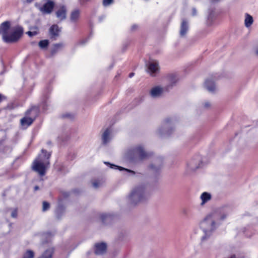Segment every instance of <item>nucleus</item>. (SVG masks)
<instances>
[{"instance_id":"obj_40","label":"nucleus","mask_w":258,"mask_h":258,"mask_svg":"<svg viewBox=\"0 0 258 258\" xmlns=\"http://www.w3.org/2000/svg\"><path fill=\"white\" fill-rule=\"evenodd\" d=\"M137 27V25H133V26H132V29L133 30H135V29L136 28V27Z\"/></svg>"},{"instance_id":"obj_12","label":"nucleus","mask_w":258,"mask_h":258,"mask_svg":"<svg viewBox=\"0 0 258 258\" xmlns=\"http://www.w3.org/2000/svg\"><path fill=\"white\" fill-rule=\"evenodd\" d=\"M189 29L188 22L185 20H182L180 29V36L181 37H184L187 33Z\"/></svg>"},{"instance_id":"obj_7","label":"nucleus","mask_w":258,"mask_h":258,"mask_svg":"<svg viewBox=\"0 0 258 258\" xmlns=\"http://www.w3.org/2000/svg\"><path fill=\"white\" fill-rule=\"evenodd\" d=\"M171 120L170 118H166L162 126L158 129V133L161 136H169L172 131V128H170Z\"/></svg>"},{"instance_id":"obj_44","label":"nucleus","mask_w":258,"mask_h":258,"mask_svg":"<svg viewBox=\"0 0 258 258\" xmlns=\"http://www.w3.org/2000/svg\"><path fill=\"white\" fill-rule=\"evenodd\" d=\"M1 97H2V96H1V94H0V102H1V101H2V98H1Z\"/></svg>"},{"instance_id":"obj_24","label":"nucleus","mask_w":258,"mask_h":258,"mask_svg":"<svg viewBox=\"0 0 258 258\" xmlns=\"http://www.w3.org/2000/svg\"><path fill=\"white\" fill-rule=\"evenodd\" d=\"M253 18L252 16L248 14H245V18L244 20V24L245 27H249L253 23Z\"/></svg>"},{"instance_id":"obj_21","label":"nucleus","mask_w":258,"mask_h":258,"mask_svg":"<svg viewBox=\"0 0 258 258\" xmlns=\"http://www.w3.org/2000/svg\"><path fill=\"white\" fill-rule=\"evenodd\" d=\"M64 47V45L62 43H59L54 44L51 50V54L52 55H54L58 51L61 50Z\"/></svg>"},{"instance_id":"obj_46","label":"nucleus","mask_w":258,"mask_h":258,"mask_svg":"<svg viewBox=\"0 0 258 258\" xmlns=\"http://www.w3.org/2000/svg\"><path fill=\"white\" fill-rule=\"evenodd\" d=\"M256 53L258 55V49L256 50Z\"/></svg>"},{"instance_id":"obj_25","label":"nucleus","mask_w":258,"mask_h":258,"mask_svg":"<svg viewBox=\"0 0 258 258\" xmlns=\"http://www.w3.org/2000/svg\"><path fill=\"white\" fill-rule=\"evenodd\" d=\"M100 218L103 223H107L112 219V216L109 214L105 213L102 214L100 216Z\"/></svg>"},{"instance_id":"obj_1","label":"nucleus","mask_w":258,"mask_h":258,"mask_svg":"<svg viewBox=\"0 0 258 258\" xmlns=\"http://www.w3.org/2000/svg\"><path fill=\"white\" fill-rule=\"evenodd\" d=\"M229 214L228 208H222L213 211L208 215L201 222L200 227L204 235L201 240H206L217 228L222 221L224 220Z\"/></svg>"},{"instance_id":"obj_6","label":"nucleus","mask_w":258,"mask_h":258,"mask_svg":"<svg viewBox=\"0 0 258 258\" xmlns=\"http://www.w3.org/2000/svg\"><path fill=\"white\" fill-rule=\"evenodd\" d=\"M44 2L42 6L36 4L35 6L43 14H50L53 11L55 4L51 0H43Z\"/></svg>"},{"instance_id":"obj_4","label":"nucleus","mask_w":258,"mask_h":258,"mask_svg":"<svg viewBox=\"0 0 258 258\" xmlns=\"http://www.w3.org/2000/svg\"><path fill=\"white\" fill-rule=\"evenodd\" d=\"M150 194L144 185H139L134 187L128 197V202L131 205L137 204L147 200Z\"/></svg>"},{"instance_id":"obj_23","label":"nucleus","mask_w":258,"mask_h":258,"mask_svg":"<svg viewBox=\"0 0 258 258\" xmlns=\"http://www.w3.org/2000/svg\"><path fill=\"white\" fill-rule=\"evenodd\" d=\"M59 31L58 27L56 25H52L49 29V33L52 37L57 36Z\"/></svg>"},{"instance_id":"obj_41","label":"nucleus","mask_w":258,"mask_h":258,"mask_svg":"<svg viewBox=\"0 0 258 258\" xmlns=\"http://www.w3.org/2000/svg\"><path fill=\"white\" fill-rule=\"evenodd\" d=\"M134 76V73H130V75H129V77L130 78H132V77H133Z\"/></svg>"},{"instance_id":"obj_17","label":"nucleus","mask_w":258,"mask_h":258,"mask_svg":"<svg viewBox=\"0 0 258 258\" xmlns=\"http://www.w3.org/2000/svg\"><path fill=\"white\" fill-rule=\"evenodd\" d=\"M104 164L107 165V166H108L111 169H118L119 170H125V171H127V172L132 173V174H135V172L134 171H133V170H130V169H127L123 168V167H120V166H117V165L113 164H111V163H110L109 162H105Z\"/></svg>"},{"instance_id":"obj_5","label":"nucleus","mask_w":258,"mask_h":258,"mask_svg":"<svg viewBox=\"0 0 258 258\" xmlns=\"http://www.w3.org/2000/svg\"><path fill=\"white\" fill-rule=\"evenodd\" d=\"M151 155V152H146L141 145L129 150L126 154L127 158L133 162L148 159Z\"/></svg>"},{"instance_id":"obj_8","label":"nucleus","mask_w":258,"mask_h":258,"mask_svg":"<svg viewBox=\"0 0 258 258\" xmlns=\"http://www.w3.org/2000/svg\"><path fill=\"white\" fill-rule=\"evenodd\" d=\"M163 165V159L158 157L155 159L153 163L149 166V169L153 172L157 173L161 169Z\"/></svg>"},{"instance_id":"obj_35","label":"nucleus","mask_w":258,"mask_h":258,"mask_svg":"<svg viewBox=\"0 0 258 258\" xmlns=\"http://www.w3.org/2000/svg\"><path fill=\"white\" fill-rule=\"evenodd\" d=\"M204 106L205 108H208L211 106V104L209 102L206 101L204 103Z\"/></svg>"},{"instance_id":"obj_38","label":"nucleus","mask_w":258,"mask_h":258,"mask_svg":"<svg viewBox=\"0 0 258 258\" xmlns=\"http://www.w3.org/2000/svg\"><path fill=\"white\" fill-rule=\"evenodd\" d=\"M71 116V114H66L63 115V117H70Z\"/></svg>"},{"instance_id":"obj_39","label":"nucleus","mask_w":258,"mask_h":258,"mask_svg":"<svg viewBox=\"0 0 258 258\" xmlns=\"http://www.w3.org/2000/svg\"><path fill=\"white\" fill-rule=\"evenodd\" d=\"M34 190H35V191H36V190H38V189H39V186H38L36 185V186L34 187Z\"/></svg>"},{"instance_id":"obj_11","label":"nucleus","mask_w":258,"mask_h":258,"mask_svg":"<svg viewBox=\"0 0 258 258\" xmlns=\"http://www.w3.org/2000/svg\"><path fill=\"white\" fill-rule=\"evenodd\" d=\"M106 244L105 243H97L95 246V253L97 255L103 254L106 252Z\"/></svg>"},{"instance_id":"obj_27","label":"nucleus","mask_w":258,"mask_h":258,"mask_svg":"<svg viewBox=\"0 0 258 258\" xmlns=\"http://www.w3.org/2000/svg\"><path fill=\"white\" fill-rule=\"evenodd\" d=\"M34 253L32 250H27L23 255V258H34Z\"/></svg>"},{"instance_id":"obj_18","label":"nucleus","mask_w":258,"mask_h":258,"mask_svg":"<svg viewBox=\"0 0 258 258\" xmlns=\"http://www.w3.org/2000/svg\"><path fill=\"white\" fill-rule=\"evenodd\" d=\"M211 195L210 193L207 192L202 193L200 196V199L202 201L200 204L201 205L203 206L205 205L206 203L211 200Z\"/></svg>"},{"instance_id":"obj_14","label":"nucleus","mask_w":258,"mask_h":258,"mask_svg":"<svg viewBox=\"0 0 258 258\" xmlns=\"http://www.w3.org/2000/svg\"><path fill=\"white\" fill-rule=\"evenodd\" d=\"M201 163V158L198 157L196 160H193L188 164V167L191 170H195L200 167Z\"/></svg>"},{"instance_id":"obj_28","label":"nucleus","mask_w":258,"mask_h":258,"mask_svg":"<svg viewBox=\"0 0 258 258\" xmlns=\"http://www.w3.org/2000/svg\"><path fill=\"white\" fill-rule=\"evenodd\" d=\"M49 208H50L49 204L46 201H44L43 202L42 211L43 212H45V211H47L49 209Z\"/></svg>"},{"instance_id":"obj_29","label":"nucleus","mask_w":258,"mask_h":258,"mask_svg":"<svg viewBox=\"0 0 258 258\" xmlns=\"http://www.w3.org/2000/svg\"><path fill=\"white\" fill-rule=\"evenodd\" d=\"M113 3V0H103V5L104 6L106 7Z\"/></svg>"},{"instance_id":"obj_32","label":"nucleus","mask_w":258,"mask_h":258,"mask_svg":"<svg viewBox=\"0 0 258 258\" xmlns=\"http://www.w3.org/2000/svg\"><path fill=\"white\" fill-rule=\"evenodd\" d=\"M11 216L13 218H16L17 216V210L16 209L14 210L12 213H11Z\"/></svg>"},{"instance_id":"obj_34","label":"nucleus","mask_w":258,"mask_h":258,"mask_svg":"<svg viewBox=\"0 0 258 258\" xmlns=\"http://www.w3.org/2000/svg\"><path fill=\"white\" fill-rule=\"evenodd\" d=\"M27 33L30 37L35 36L37 34V32L36 31H28Z\"/></svg>"},{"instance_id":"obj_13","label":"nucleus","mask_w":258,"mask_h":258,"mask_svg":"<svg viewBox=\"0 0 258 258\" xmlns=\"http://www.w3.org/2000/svg\"><path fill=\"white\" fill-rule=\"evenodd\" d=\"M54 253V248L49 247L45 250L38 258H52Z\"/></svg>"},{"instance_id":"obj_33","label":"nucleus","mask_w":258,"mask_h":258,"mask_svg":"<svg viewBox=\"0 0 258 258\" xmlns=\"http://www.w3.org/2000/svg\"><path fill=\"white\" fill-rule=\"evenodd\" d=\"M188 210L186 208H183L182 210V213L184 216H187L188 215Z\"/></svg>"},{"instance_id":"obj_10","label":"nucleus","mask_w":258,"mask_h":258,"mask_svg":"<svg viewBox=\"0 0 258 258\" xmlns=\"http://www.w3.org/2000/svg\"><path fill=\"white\" fill-rule=\"evenodd\" d=\"M148 71L151 75L154 76L159 71V63L157 60H151L148 64Z\"/></svg>"},{"instance_id":"obj_15","label":"nucleus","mask_w":258,"mask_h":258,"mask_svg":"<svg viewBox=\"0 0 258 258\" xmlns=\"http://www.w3.org/2000/svg\"><path fill=\"white\" fill-rule=\"evenodd\" d=\"M67 9L64 6L60 7L59 9L56 12V17L60 20H63L66 18Z\"/></svg>"},{"instance_id":"obj_16","label":"nucleus","mask_w":258,"mask_h":258,"mask_svg":"<svg viewBox=\"0 0 258 258\" xmlns=\"http://www.w3.org/2000/svg\"><path fill=\"white\" fill-rule=\"evenodd\" d=\"M205 87L210 92H214L216 90V86L213 80L207 79L205 82Z\"/></svg>"},{"instance_id":"obj_19","label":"nucleus","mask_w":258,"mask_h":258,"mask_svg":"<svg viewBox=\"0 0 258 258\" xmlns=\"http://www.w3.org/2000/svg\"><path fill=\"white\" fill-rule=\"evenodd\" d=\"M80 15V11L76 9L73 11L71 14L70 19L71 22L76 23L78 20Z\"/></svg>"},{"instance_id":"obj_45","label":"nucleus","mask_w":258,"mask_h":258,"mask_svg":"<svg viewBox=\"0 0 258 258\" xmlns=\"http://www.w3.org/2000/svg\"><path fill=\"white\" fill-rule=\"evenodd\" d=\"M246 236H250V235H248L247 233H246Z\"/></svg>"},{"instance_id":"obj_36","label":"nucleus","mask_w":258,"mask_h":258,"mask_svg":"<svg viewBox=\"0 0 258 258\" xmlns=\"http://www.w3.org/2000/svg\"><path fill=\"white\" fill-rule=\"evenodd\" d=\"M210 19H212V15L211 13H210L209 14V16H208V21H210ZM208 23H209V24H208L209 25H211V22H209Z\"/></svg>"},{"instance_id":"obj_43","label":"nucleus","mask_w":258,"mask_h":258,"mask_svg":"<svg viewBox=\"0 0 258 258\" xmlns=\"http://www.w3.org/2000/svg\"><path fill=\"white\" fill-rule=\"evenodd\" d=\"M60 209V208H59L57 211H56V214L57 215V213L58 212V211H59V209Z\"/></svg>"},{"instance_id":"obj_26","label":"nucleus","mask_w":258,"mask_h":258,"mask_svg":"<svg viewBox=\"0 0 258 258\" xmlns=\"http://www.w3.org/2000/svg\"><path fill=\"white\" fill-rule=\"evenodd\" d=\"M49 45V41L48 40H41L39 43L38 45L41 49H45Z\"/></svg>"},{"instance_id":"obj_31","label":"nucleus","mask_w":258,"mask_h":258,"mask_svg":"<svg viewBox=\"0 0 258 258\" xmlns=\"http://www.w3.org/2000/svg\"><path fill=\"white\" fill-rule=\"evenodd\" d=\"M34 112L35 114L37 113V109L36 108H32L27 111V114H30L31 113Z\"/></svg>"},{"instance_id":"obj_3","label":"nucleus","mask_w":258,"mask_h":258,"mask_svg":"<svg viewBox=\"0 0 258 258\" xmlns=\"http://www.w3.org/2000/svg\"><path fill=\"white\" fill-rule=\"evenodd\" d=\"M51 156L50 153L44 149L41 150V153L34 160L32 168L37 172L41 176H44L46 171L49 166V158Z\"/></svg>"},{"instance_id":"obj_9","label":"nucleus","mask_w":258,"mask_h":258,"mask_svg":"<svg viewBox=\"0 0 258 258\" xmlns=\"http://www.w3.org/2000/svg\"><path fill=\"white\" fill-rule=\"evenodd\" d=\"M167 91V89L166 88L157 86L153 87L151 89L150 94L152 98H157L160 97L164 92Z\"/></svg>"},{"instance_id":"obj_37","label":"nucleus","mask_w":258,"mask_h":258,"mask_svg":"<svg viewBox=\"0 0 258 258\" xmlns=\"http://www.w3.org/2000/svg\"><path fill=\"white\" fill-rule=\"evenodd\" d=\"M192 15L195 16L197 14V10L195 8H193L192 10Z\"/></svg>"},{"instance_id":"obj_20","label":"nucleus","mask_w":258,"mask_h":258,"mask_svg":"<svg viewBox=\"0 0 258 258\" xmlns=\"http://www.w3.org/2000/svg\"><path fill=\"white\" fill-rule=\"evenodd\" d=\"M111 131L109 128H107L102 135V141L104 144H107L110 140Z\"/></svg>"},{"instance_id":"obj_2","label":"nucleus","mask_w":258,"mask_h":258,"mask_svg":"<svg viewBox=\"0 0 258 258\" xmlns=\"http://www.w3.org/2000/svg\"><path fill=\"white\" fill-rule=\"evenodd\" d=\"M23 34L22 27L17 26L11 27L10 23L6 21L0 26V34L2 35L3 40L7 43H13L17 42Z\"/></svg>"},{"instance_id":"obj_42","label":"nucleus","mask_w":258,"mask_h":258,"mask_svg":"<svg viewBox=\"0 0 258 258\" xmlns=\"http://www.w3.org/2000/svg\"><path fill=\"white\" fill-rule=\"evenodd\" d=\"M176 82V79L175 78V79H174L172 83H175Z\"/></svg>"},{"instance_id":"obj_22","label":"nucleus","mask_w":258,"mask_h":258,"mask_svg":"<svg viewBox=\"0 0 258 258\" xmlns=\"http://www.w3.org/2000/svg\"><path fill=\"white\" fill-rule=\"evenodd\" d=\"M34 118L29 117H24L21 119V123L23 126H28L31 125L33 121Z\"/></svg>"},{"instance_id":"obj_30","label":"nucleus","mask_w":258,"mask_h":258,"mask_svg":"<svg viewBox=\"0 0 258 258\" xmlns=\"http://www.w3.org/2000/svg\"><path fill=\"white\" fill-rule=\"evenodd\" d=\"M101 184L100 182L97 180L94 181L92 183L93 186L95 188L99 187Z\"/></svg>"}]
</instances>
